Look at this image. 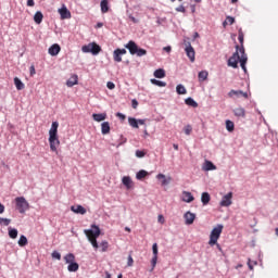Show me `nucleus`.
I'll list each match as a JSON object with an SVG mask.
<instances>
[{
	"label": "nucleus",
	"instance_id": "7c9ffc66",
	"mask_svg": "<svg viewBox=\"0 0 278 278\" xmlns=\"http://www.w3.org/2000/svg\"><path fill=\"white\" fill-rule=\"evenodd\" d=\"M9 237L12 240H16V238H18V230H16V228H9Z\"/></svg>",
	"mask_w": 278,
	"mask_h": 278
},
{
	"label": "nucleus",
	"instance_id": "473e14b6",
	"mask_svg": "<svg viewBox=\"0 0 278 278\" xmlns=\"http://www.w3.org/2000/svg\"><path fill=\"white\" fill-rule=\"evenodd\" d=\"M208 75H210V73H207V71H201L198 74L199 81H205V79H207Z\"/></svg>",
	"mask_w": 278,
	"mask_h": 278
},
{
	"label": "nucleus",
	"instance_id": "ea45409f",
	"mask_svg": "<svg viewBox=\"0 0 278 278\" xmlns=\"http://www.w3.org/2000/svg\"><path fill=\"white\" fill-rule=\"evenodd\" d=\"M10 223H12V219L0 217V225H2L3 227H8Z\"/></svg>",
	"mask_w": 278,
	"mask_h": 278
},
{
	"label": "nucleus",
	"instance_id": "c9c22d12",
	"mask_svg": "<svg viewBox=\"0 0 278 278\" xmlns=\"http://www.w3.org/2000/svg\"><path fill=\"white\" fill-rule=\"evenodd\" d=\"M128 124L130 125V127H132L134 129H138V119H136L135 117H128Z\"/></svg>",
	"mask_w": 278,
	"mask_h": 278
},
{
	"label": "nucleus",
	"instance_id": "79ce46f5",
	"mask_svg": "<svg viewBox=\"0 0 278 278\" xmlns=\"http://www.w3.org/2000/svg\"><path fill=\"white\" fill-rule=\"evenodd\" d=\"M184 131L186 136H190L192 134V126L191 125L185 126Z\"/></svg>",
	"mask_w": 278,
	"mask_h": 278
},
{
	"label": "nucleus",
	"instance_id": "2eb2a0df",
	"mask_svg": "<svg viewBox=\"0 0 278 278\" xmlns=\"http://www.w3.org/2000/svg\"><path fill=\"white\" fill-rule=\"evenodd\" d=\"M60 51H62V48L60 47V45L54 43V45H52V46L49 48L48 53H49L50 55L55 56V55H58V53H60Z\"/></svg>",
	"mask_w": 278,
	"mask_h": 278
},
{
	"label": "nucleus",
	"instance_id": "f704fd0d",
	"mask_svg": "<svg viewBox=\"0 0 278 278\" xmlns=\"http://www.w3.org/2000/svg\"><path fill=\"white\" fill-rule=\"evenodd\" d=\"M149 175V172L144 170V169H141L137 173L136 175V179H144V177H147Z\"/></svg>",
	"mask_w": 278,
	"mask_h": 278
},
{
	"label": "nucleus",
	"instance_id": "72a5a7b5",
	"mask_svg": "<svg viewBox=\"0 0 278 278\" xmlns=\"http://www.w3.org/2000/svg\"><path fill=\"white\" fill-rule=\"evenodd\" d=\"M176 92L177 94H187L188 90H186V87L184 85H177Z\"/></svg>",
	"mask_w": 278,
	"mask_h": 278
},
{
	"label": "nucleus",
	"instance_id": "e2e57ef3",
	"mask_svg": "<svg viewBox=\"0 0 278 278\" xmlns=\"http://www.w3.org/2000/svg\"><path fill=\"white\" fill-rule=\"evenodd\" d=\"M173 148L175 149V151H179V144L174 143Z\"/></svg>",
	"mask_w": 278,
	"mask_h": 278
},
{
	"label": "nucleus",
	"instance_id": "de8ad7c7",
	"mask_svg": "<svg viewBox=\"0 0 278 278\" xmlns=\"http://www.w3.org/2000/svg\"><path fill=\"white\" fill-rule=\"evenodd\" d=\"M29 73H30V77H34V75H36V67L34 65L29 67Z\"/></svg>",
	"mask_w": 278,
	"mask_h": 278
},
{
	"label": "nucleus",
	"instance_id": "603ef678",
	"mask_svg": "<svg viewBox=\"0 0 278 278\" xmlns=\"http://www.w3.org/2000/svg\"><path fill=\"white\" fill-rule=\"evenodd\" d=\"M128 266H134V257L131 255L128 256Z\"/></svg>",
	"mask_w": 278,
	"mask_h": 278
},
{
	"label": "nucleus",
	"instance_id": "4be33fe9",
	"mask_svg": "<svg viewBox=\"0 0 278 278\" xmlns=\"http://www.w3.org/2000/svg\"><path fill=\"white\" fill-rule=\"evenodd\" d=\"M156 179H163V180H162V186H168V184H170V181H172L173 178L168 177V178L166 179V175H164V174H159V175L156 176Z\"/></svg>",
	"mask_w": 278,
	"mask_h": 278
},
{
	"label": "nucleus",
	"instance_id": "f257e3e1",
	"mask_svg": "<svg viewBox=\"0 0 278 278\" xmlns=\"http://www.w3.org/2000/svg\"><path fill=\"white\" fill-rule=\"evenodd\" d=\"M238 40L241 45V48H240V46H236L237 50L228 60V66H231L232 68H238V62H240V66H241L242 71H244V73H247L248 58H247V53H244V47H243L244 33L242 31V28L239 29Z\"/></svg>",
	"mask_w": 278,
	"mask_h": 278
},
{
	"label": "nucleus",
	"instance_id": "cd10ccee",
	"mask_svg": "<svg viewBox=\"0 0 278 278\" xmlns=\"http://www.w3.org/2000/svg\"><path fill=\"white\" fill-rule=\"evenodd\" d=\"M211 199L212 198L210 197V193L203 192L202 197H201V202L203 203V205H207V203H210Z\"/></svg>",
	"mask_w": 278,
	"mask_h": 278
},
{
	"label": "nucleus",
	"instance_id": "6ab92c4d",
	"mask_svg": "<svg viewBox=\"0 0 278 278\" xmlns=\"http://www.w3.org/2000/svg\"><path fill=\"white\" fill-rule=\"evenodd\" d=\"M92 118H93V121H96V123H101V122L105 121V118H108V114H105V113H99V114L93 113Z\"/></svg>",
	"mask_w": 278,
	"mask_h": 278
},
{
	"label": "nucleus",
	"instance_id": "bf43d9fd",
	"mask_svg": "<svg viewBox=\"0 0 278 278\" xmlns=\"http://www.w3.org/2000/svg\"><path fill=\"white\" fill-rule=\"evenodd\" d=\"M5 212V206L0 203V214H3Z\"/></svg>",
	"mask_w": 278,
	"mask_h": 278
},
{
	"label": "nucleus",
	"instance_id": "e433bc0d",
	"mask_svg": "<svg viewBox=\"0 0 278 278\" xmlns=\"http://www.w3.org/2000/svg\"><path fill=\"white\" fill-rule=\"evenodd\" d=\"M226 129L227 131H233V129H236V125L233 124V122L227 119L226 121Z\"/></svg>",
	"mask_w": 278,
	"mask_h": 278
},
{
	"label": "nucleus",
	"instance_id": "c85d7f7f",
	"mask_svg": "<svg viewBox=\"0 0 278 278\" xmlns=\"http://www.w3.org/2000/svg\"><path fill=\"white\" fill-rule=\"evenodd\" d=\"M14 84H15L16 90L25 89V84H23V81H21L18 77L14 78Z\"/></svg>",
	"mask_w": 278,
	"mask_h": 278
},
{
	"label": "nucleus",
	"instance_id": "680f3d73",
	"mask_svg": "<svg viewBox=\"0 0 278 278\" xmlns=\"http://www.w3.org/2000/svg\"><path fill=\"white\" fill-rule=\"evenodd\" d=\"M248 266H249L250 270H253V263H251V260L248 261Z\"/></svg>",
	"mask_w": 278,
	"mask_h": 278
},
{
	"label": "nucleus",
	"instance_id": "ddd939ff",
	"mask_svg": "<svg viewBox=\"0 0 278 278\" xmlns=\"http://www.w3.org/2000/svg\"><path fill=\"white\" fill-rule=\"evenodd\" d=\"M77 84H79V76H77V74L72 75L66 81L67 88H73V86H77Z\"/></svg>",
	"mask_w": 278,
	"mask_h": 278
},
{
	"label": "nucleus",
	"instance_id": "1a4fd4ad",
	"mask_svg": "<svg viewBox=\"0 0 278 278\" xmlns=\"http://www.w3.org/2000/svg\"><path fill=\"white\" fill-rule=\"evenodd\" d=\"M228 97H229V99H240L241 97H243V99H249V93L244 92L242 90H233V89H231L228 92Z\"/></svg>",
	"mask_w": 278,
	"mask_h": 278
},
{
	"label": "nucleus",
	"instance_id": "58836bf2",
	"mask_svg": "<svg viewBox=\"0 0 278 278\" xmlns=\"http://www.w3.org/2000/svg\"><path fill=\"white\" fill-rule=\"evenodd\" d=\"M233 23H236V18L232 16H227L223 25L224 27H227V25H233Z\"/></svg>",
	"mask_w": 278,
	"mask_h": 278
},
{
	"label": "nucleus",
	"instance_id": "f8f14e48",
	"mask_svg": "<svg viewBox=\"0 0 278 278\" xmlns=\"http://www.w3.org/2000/svg\"><path fill=\"white\" fill-rule=\"evenodd\" d=\"M231 199H233V193L229 192L226 195L223 197L222 201H220V205L222 207H229V205H231Z\"/></svg>",
	"mask_w": 278,
	"mask_h": 278
},
{
	"label": "nucleus",
	"instance_id": "13d9d810",
	"mask_svg": "<svg viewBox=\"0 0 278 278\" xmlns=\"http://www.w3.org/2000/svg\"><path fill=\"white\" fill-rule=\"evenodd\" d=\"M129 18L132 23H139L138 18L134 17V15H129Z\"/></svg>",
	"mask_w": 278,
	"mask_h": 278
},
{
	"label": "nucleus",
	"instance_id": "a211bd4d",
	"mask_svg": "<svg viewBox=\"0 0 278 278\" xmlns=\"http://www.w3.org/2000/svg\"><path fill=\"white\" fill-rule=\"evenodd\" d=\"M233 114L238 118H244V116H247V111L244 110V108L239 106V108L233 110Z\"/></svg>",
	"mask_w": 278,
	"mask_h": 278
},
{
	"label": "nucleus",
	"instance_id": "423d86ee",
	"mask_svg": "<svg viewBox=\"0 0 278 278\" xmlns=\"http://www.w3.org/2000/svg\"><path fill=\"white\" fill-rule=\"evenodd\" d=\"M224 226L222 224H218L216 227L213 228L210 235V247H214L216 242H218V239L220 238V233H223Z\"/></svg>",
	"mask_w": 278,
	"mask_h": 278
},
{
	"label": "nucleus",
	"instance_id": "a19ab883",
	"mask_svg": "<svg viewBox=\"0 0 278 278\" xmlns=\"http://www.w3.org/2000/svg\"><path fill=\"white\" fill-rule=\"evenodd\" d=\"M109 247H110V243H108V241H102L100 243V248H101L102 253H105V251H108Z\"/></svg>",
	"mask_w": 278,
	"mask_h": 278
},
{
	"label": "nucleus",
	"instance_id": "3c124183",
	"mask_svg": "<svg viewBox=\"0 0 278 278\" xmlns=\"http://www.w3.org/2000/svg\"><path fill=\"white\" fill-rule=\"evenodd\" d=\"M28 8H34L36 5V2L34 0H27Z\"/></svg>",
	"mask_w": 278,
	"mask_h": 278
},
{
	"label": "nucleus",
	"instance_id": "f03ea898",
	"mask_svg": "<svg viewBox=\"0 0 278 278\" xmlns=\"http://www.w3.org/2000/svg\"><path fill=\"white\" fill-rule=\"evenodd\" d=\"M58 127L60 124L58 122H53L51 128L49 130V144L50 151L58 154V147H60V138L58 137Z\"/></svg>",
	"mask_w": 278,
	"mask_h": 278
},
{
	"label": "nucleus",
	"instance_id": "4c0bfd02",
	"mask_svg": "<svg viewBox=\"0 0 278 278\" xmlns=\"http://www.w3.org/2000/svg\"><path fill=\"white\" fill-rule=\"evenodd\" d=\"M17 244L18 247H27V237H25V235H22L20 237Z\"/></svg>",
	"mask_w": 278,
	"mask_h": 278
},
{
	"label": "nucleus",
	"instance_id": "20e7f679",
	"mask_svg": "<svg viewBox=\"0 0 278 278\" xmlns=\"http://www.w3.org/2000/svg\"><path fill=\"white\" fill-rule=\"evenodd\" d=\"M125 49H128L130 55H137L138 58L147 55V50L139 48L134 40L128 41V43L125 46Z\"/></svg>",
	"mask_w": 278,
	"mask_h": 278
},
{
	"label": "nucleus",
	"instance_id": "412c9836",
	"mask_svg": "<svg viewBox=\"0 0 278 278\" xmlns=\"http://www.w3.org/2000/svg\"><path fill=\"white\" fill-rule=\"evenodd\" d=\"M59 14H61V18H71V11L66 7L61 8Z\"/></svg>",
	"mask_w": 278,
	"mask_h": 278
},
{
	"label": "nucleus",
	"instance_id": "39448f33",
	"mask_svg": "<svg viewBox=\"0 0 278 278\" xmlns=\"http://www.w3.org/2000/svg\"><path fill=\"white\" fill-rule=\"evenodd\" d=\"M65 264H68L67 270L68 273H77L79 270V264L75 262V254L68 253L63 257Z\"/></svg>",
	"mask_w": 278,
	"mask_h": 278
},
{
	"label": "nucleus",
	"instance_id": "8fccbe9b",
	"mask_svg": "<svg viewBox=\"0 0 278 278\" xmlns=\"http://www.w3.org/2000/svg\"><path fill=\"white\" fill-rule=\"evenodd\" d=\"M151 264H152V268H154L156 266V264H157V256H153L152 257Z\"/></svg>",
	"mask_w": 278,
	"mask_h": 278
},
{
	"label": "nucleus",
	"instance_id": "0e129e2a",
	"mask_svg": "<svg viewBox=\"0 0 278 278\" xmlns=\"http://www.w3.org/2000/svg\"><path fill=\"white\" fill-rule=\"evenodd\" d=\"M215 244H216L218 251H223V248H220V244H218V242H216Z\"/></svg>",
	"mask_w": 278,
	"mask_h": 278
},
{
	"label": "nucleus",
	"instance_id": "9d476101",
	"mask_svg": "<svg viewBox=\"0 0 278 278\" xmlns=\"http://www.w3.org/2000/svg\"><path fill=\"white\" fill-rule=\"evenodd\" d=\"M123 55H127L126 49H121V48L115 49L113 52L114 62H117V63L123 62Z\"/></svg>",
	"mask_w": 278,
	"mask_h": 278
},
{
	"label": "nucleus",
	"instance_id": "4d7b16f0",
	"mask_svg": "<svg viewBox=\"0 0 278 278\" xmlns=\"http://www.w3.org/2000/svg\"><path fill=\"white\" fill-rule=\"evenodd\" d=\"M173 48H170V46L164 47L163 51H166V53H170Z\"/></svg>",
	"mask_w": 278,
	"mask_h": 278
},
{
	"label": "nucleus",
	"instance_id": "09e8293b",
	"mask_svg": "<svg viewBox=\"0 0 278 278\" xmlns=\"http://www.w3.org/2000/svg\"><path fill=\"white\" fill-rule=\"evenodd\" d=\"M176 12L186 13V8L184 5H179V7L176 8Z\"/></svg>",
	"mask_w": 278,
	"mask_h": 278
},
{
	"label": "nucleus",
	"instance_id": "5701e85b",
	"mask_svg": "<svg viewBox=\"0 0 278 278\" xmlns=\"http://www.w3.org/2000/svg\"><path fill=\"white\" fill-rule=\"evenodd\" d=\"M101 131L103 136H108V134H110V122H103L101 124Z\"/></svg>",
	"mask_w": 278,
	"mask_h": 278
},
{
	"label": "nucleus",
	"instance_id": "a878e982",
	"mask_svg": "<svg viewBox=\"0 0 278 278\" xmlns=\"http://www.w3.org/2000/svg\"><path fill=\"white\" fill-rule=\"evenodd\" d=\"M100 8H101L102 14H106V12L110 11V7H109V3H108V0H102L100 2Z\"/></svg>",
	"mask_w": 278,
	"mask_h": 278
},
{
	"label": "nucleus",
	"instance_id": "37998d69",
	"mask_svg": "<svg viewBox=\"0 0 278 278\" xmlns=\"http://www.w3.org/2000/svg\"><path fill=\"white\" fill-rule=\"evenodd\" d=\"M52 257L53 260H62V254H60L58 251H54L52 252Z\"/></svg>",
	"mask_w": 278,
	"mask_h": 278
},
{
	"label": "nucleus",
	"instance_id": "4468645a",
	"mask_svg": "<svg viewBox=\"0 0 278 278\" xmlns=\"http://www.w3.org/2000/svg\"><path fill=\"white\" fill-rule=\"evenodd\" d=\"M194 218H197V215L191 212L185 213V223L186 225H192L194 223Z\"/></svg>",
	"mask_w": 278,
	"mask_h": 278
},
{
	"label": "nucleus",
	"instance_id": "774afa93",
	"mask_svg": "<svg viewBox=\"0 0 278 278\" xmlns=\"http://www.w3.org/2000/svg\"><path fill=\"white\" fill-rule=\"evenodd\" d=\"M117 278H123V274H119V275L117 276Z\"/></svg>",
	"mask_w": 278,
	"mask_h": 278
},
{
	"label": "nucleus",
	"instance_id": "052dcab7",
	"mask_svg": "<svg viewBox=\"0 0 278 278\" xmlns=\"http://www.w3.org/2000/svg\"><path fill=\"white\" fill-rule=\"evenodd\" d=\"M137 123H138V125H144V123H147V121L146 119H137Z\"/></svg>",
	"mask_w": 278,
	"mask_h": 278
},
{
	"label": "nucleus",
	"instance_id": "338daca9",
	"mask_svg": "<svg viewBox=\"0 0 278 278\" xmlns=\"http://www.w3.org/2000/svg\"><path fill=\"white\" fill-rule=\"evenodd\" d=\"M125 231H128V233H131V228L125 227Z\"/></svg>",
	"mask_w": 278,
	"mask_h": 278
},
{
	"label": "nucleus",
	"instance_id": "864d4df0",
	"mask_svg": "<svg viewBox=\"0 0 278 278\" xmlns=\"http://www.w3.org/2000/svg\"><path fill=\"white\" fill-rule=\"evenodd\" d=\"M116 116H117V118H121V121H125V118H126L125 114H123V113H117Z\"/></svg>",
	"mask_w": 278,
	"mask_h": 278
},
{
	"label": "nucleus",
	"instance_id": "2f4dec72",
	"mask_svg": "<svg viewBox=\"0 0 278 278\" xmlns=\"http://www.w3.org/2000/svg\"><path fill=\"white\" fill-rule=\"evenodd\" d=\"M185 102L186 105H190V108H199V103H197V101H194L192 98H187Z\"/></svg>",
	"mask_w": 278,
	"mask_h": 278
},
{
	"label": "nucleus",
	"instance_id": "393cba45",
	"mask_svg": "<svg viewBox=\"0 0 278 278\" xmlns=\"http://www.w3.org/2000/svg\"><path fill=\"white\" fill-rule=\"evenodd\" d=\"M42 18H45V15H42V12L37 11L34 15V21L37 25H40L42 23Z\"/></svg>",
	"mask_w": 278,
	"mask_h": 278
},
{
	"label": "nucleus",
	"instance_id": "49530a36",
	"mask_svg": "<svg viewBox=\"0 0 278 278\" xmlns=\"http://www.w3.org/2000/svg\"><path fill=\"white\" fill-rule=\"evenodd\" d=\"M106 87L109 88V90H114V88H116V85H114V83H112V81H109L106 84Z\"/></svg>",
	"mask_w": 278,
	"mask_h": 278
},
{
	"label": "nucleus",
	"instance_id": "6e6d98bb",
	"mask_svg": "<svg viewBox=\"0 0 278 278\" xmlns=\"http://www.w3.org/2000/svg\"><path fill=\"white\" fill-rule=\"evenodd\" d=\"M159 223H161V225H164V215H159Z\"/></svg>",
	"mask_w": 278,
	"mask_h": 278
},
{
	"label": "nucleus",
	"instance_id": "aec40b11",
	"mask_svg": "<svg viewBox=\"0 0 278 278\" xmlns=\"http://www.w3.org/2000/svg\"><path fill=\"white\" fill-rule=\"evenodd\" d=\"M71 211L74 212V214H86V208L81 205H73L71 206Z\"/></svg>",
	"mask_w": 278,
	"mask_h": 278
},
{
	"label": "nucleus",
	"instance_id": "bb28decb",
	"mask_svg": "<svg viewBox=\"0 0 278 278\" xmlns=\"http://www.w3.org/2000/svg\"><path fill=\"white\" fill-rule=\"evenodd\" d=\"M154 77H156V79H164V77H166V72L162 68H159L154 72Z\"/></svg>",
	"mask_w": 278,
	"mask_h": 278
},
{
	"label": "nucleus",
	"instance_id": "5fc2aeb1",
	"mask_svg": "<svg viewBox=\"0 0 278 278\" xmlns=\"http://www.w3.org/2000/svg\"><path fill=\"white\" fill-rule=\"evenodd\" d=\"M131 105H132L134 110H136V108H138V100H136V99L132 100Z\"/></svg>",
	"mask_w": 278,
	"mask_h": 278
},
{
	"label": "nucleus",
	"instance_id": "dca6fc26",
	"mask_svg": "<svg viewBox=\"0 0 278 278\" xmlns=\"http://www.w3.org/2000/svg\"><path fill=\"white\" fill-rule=\"evenodd\" d=\"M182 201L185 203H192L194 201V195L190 191H182Z\"/></svg>",
	"mask_w": 278,
	"mask_h": 278
},
{
	"label": "nucleus",
	"instance_id": "a18cd8bd",
	"mask_svg": "<svg viewBox=\"0 0 278 278\" xmlns=\"http://www.w3.org/2000/svg\"><path fill=\"white\" fill-rule=\"evenodd\" d=\"M144 155H147V153H144V151H141V150L136 151V156L137 157H144Z\"/></svg>",
	"mask_w": 278,
	"mask_h": 278
},
{
	"label": "nucleus",
	"instance_id": "0eeeda50",
	"mask_svg": "<svg viewBox=\"0 0 278 278\" xmlns=\"http://www.w3.org/2000/svg\"><path fill=\"white\" fill-rule=\"evenodd\" d=\"M83 53H92V55H99L101 53V46L97 42H90L81 47Z\"/></svg>",
	"mask_w": 278,
	"mask_h": 278
},
{
	"label": "nucleus",
	"instance_id": "f3484780",
	"mask_svg": "<svg viewBox=\"0 0 278 278\" xmlns=\"http://www.w3.org/2000/svg\"><path fill=\"white\" fill-rule=\"evenodd\" d=\"M122 184L127 188V190H131L134 188V181L131 180V177L124 176L122 179Z\"/></svg>",
	"mask_w": 278,
	"mask_h": 278
},
{
	"label": "nucleus",
	"instance_id": "6e6552de",
	"mask_svg": "<svg viewBox=\"0 0 278 278\" xmlns=\"http://www.w3.org/2000/svg\"><path fill=\"white\" fill-rule=\"evenodd\" d=\"M15 202H16V210L20 212V214H25V212L29 210V203L27 202V200H25V198L23 197L16 198Z\"/></svg>",
	"mask_w": 278,
	"mask_h": 278
},
{
	"label": "nucleus",
	"instance_id": "7ed1b4c3",
	"mask_svg": "<svg viewBox=\"0 0 278 278\" xmlns=\"http://www.w3.org/2000/svg\"><path fill=\"white\" fill-rule=\"evenodd\" d=\"M84 233L87 236L93 249H99V243L97 242V238L101 236V229L99 226L91 225V229H85Z\"/></svg>",
	"mask_w": 278,
	"mask_h": 278
},
{
	"label": "nucleus",
	"instance_id": "69168bd1",
	"mask_svg": "<svg viewBox=\"0 0 278 278\" xmlns=\"http://www.w3.org/2000/svg\"><path fill=\"white\" fill-rule=\"evenodd\" d=\"M106 278H112V275L110 274V271H105Z\"/></svg>",
	"mask_w": 278,
	"mask_h": 278
},
{
	"label": "nucleus",
	"instance_id": "c03bdc74",
	"mask_svg": "<svg viewBox=\"0 0 278 278\" xmlns=\"http://www.w3.org/2000/svg\"><path fill=\"white\" fill-rule=\"evenodd\" d=\"M153 257H157V243L152 245Z\"/></svg>",
	"mask_w": 278,
	"mask_h": 278
},
{
	"label": "nucleus",
	"instance_id": "9b49d317",
	"mask_svg": "<svg viewBox=\"0 0 278 278\" xmlns=\"http://www.w3.org/2000/svg\"><path fill=\"white\" fill-rule=\"evenodd\" d=\"M185 51L190 62H194L197 52H194V48L192 47V45H190V42L187 43Z\"/></svg>",
	"mask_w": 278,
	"mask_h": 278
},
{
	"label": "nucleus",
	"instance_id": "c756f323",
	"mask_svg": "<svg viewBox=\"0 0 278 278\" xmlns=\"http://www.w3.org/2000/svg\"><path fill=\"white\" fill-rule=\"evenodd\" d=\"M151 84H153V86H159V88H166V83L162 81V80H157L155 78H152Z\"/></svg>",
	"mask_w": 278,
	"mask_h": 278
},
{
	"label": "nucleus",
	"instance_id": "b1692460",
	"mask_svg": "<svg viewBox=\"0 0 278 278\" xmlns=\"http://www.w3.org/2000/svg\"><path fill=\"white\" fill-rule=\"evenodd\" d=\"M203 170H216V165L211 161H205L203 165Z\"/></svg>",
	"mask_w": 278,
	"mask_h": 278
}]
</instances>
